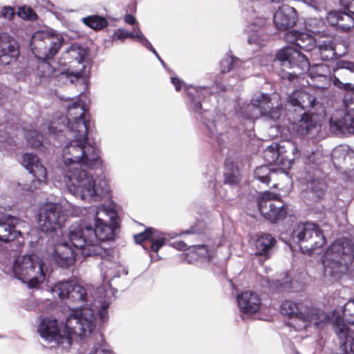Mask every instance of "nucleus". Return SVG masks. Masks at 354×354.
I'll list each match as a JSON object with an SVG mask.
<instances>
[{
	"instance_id": "f3484780",
	"label": "nucleus",
	"mask_w": 354,
	"mask_h": 354,
	"mask_svg": "<svg viewBox=\"0 0 354 354\" xmlns=\"http://www.w3.org/2000/svg\"><path fill=\"white\" fill-rule=\"evenodd\" d=\"M308 308L301 303H296L292 300L283 301L281 306L279 312L281 315L289 319H297L302 321H308L309 315Z\"/></svg>"
},
{
	"instance_id": "9b49d317",
	"label": "nucleus",
	"mask_w": 354,
	"mask_h": 354,
	"mask_svg": "<svg viewBox=\"0 0 354 354\" xmlns=\"http://www.w3.org/2000/svg\"><path fill=\"white\" fill-rule=\"evenodd\" d=\"M22 165L32 174L30 183L19 182V185L26 192H33L41 183H46L47 171L38 157L32 153H26L22 156Z\"/></svg>"
},
{
	"instance_id": "f03ea898",
	"label": "nucleus",
	"mask_w": 354,
	"mask_h": 354,
	"mask_svg": "<svg viewBox=\"0 0 354 354\" xmlns=\"http://www.w3.org/2000/svg\"><path fill=\"white\" fill-rule=\"evenodd\" d=\"M95 319L92 309L77 310L68 316L64 334L61 333L57 320L51 317H44L39 324L37 331L46 341L68 351L73 343L72 335L82 337L86 332L91 333L95 328Z\"/></svg>"
},
{
	"instance_id": "412c9836",
	"label": "nucleus",
	"mask_w": 354,
	"mask_h": 354,
	"mask_svg": "<svg viewBox=\"0 0 354 354\" xmlns=\"http://www.w3.org/2000/svg\"><path fill=\"white\" fill-rule=\"evenodd\" d=\"M276 244L277 240L272 234L263 233L259 235L255 241V255L270 259Z\"/></svg>"
},
{
	"instance_id": "a211bd4d",
	"label": "nucleus",
	"mask_w": 354,
	"mask_h": 354,
	"mask_svg": "<svg viewBox=\"0 0 354 354\" xmlns=\"http://www.w3.org/2000/svg\"><path fill=\"white\" fill-rule=\"evenodd\" d=\"M333 329L338 339L340 340L341 346L347 348L349 344V354H354V332L345 324L343 318L337 317L333 322Z\"/></svg>"
},
{
	"instance_id": "20e7f679",
	"label": "nucleus",
	"mask_w": 354,
	"mask_h": 354,
	"mask_svg": "<svg viewBox=\"0 0 354 354\" xmlns=\"http://www.w3.org/2000/svg\"><path fill=\"white\" fill-rule=\"evenodd\" d=\"M354 261V244L345 237L335 240L324 256L325 277H330L333 280L339 279L346 274Z\"/></svg>"
},
{
	"instance_id": "58836bf2",
	"label": "nucleus",
	"mask_w": 354,
	"mask_h": 354,
	"mask_svg": "<svg viewBox=\"0 0 354 354\" xmlns=\"http://www.w3.org/2000/svg\"><path fill=\"white\" fill-rule=\"evenodd\" d=\"M184 260L188 263H194L201 261V259L194 245L189 246L187 251L183 254Z\"/></svg>"
},
{
	"instance_id": "39448f33",
	"label": "nucleus",
	"mask_w": 354,
	"mask_h": 354,
	"mask_svg": "<svg viewBox=\"0 0 354 354\" xmlns=\"http://www.w3.org/2000/svg\"><path fill=\"white\" fill-rule=\"evenodd\" d=\"M64 41L63 36L53 30L37 31L32 35L30 48L36 58L42 59L37 66V73L40 77H48L53 73V67L47 60L58 53Z\"/></svg>"
},
{
	"instance_id": "423d86ee",
	"label": "nucleus",
	"mask_w": 354,
	"mask_h": 354,
	"mask_svg": "<svg viewBox=\"0 0 354 354\" xmlns=\"http://www.w3.org/2000/svg\"><path fill=\"white\" fill-rule=\"evenodd\" d=\"M276 59L281 66L290 68L297 67L301 71H307L309 76L314 80L318 79L320 83H315V86L325 89L330 84V70L328 66L324 64L310 66L307 57L292 47H285L276 55Z\"/></svg>"
},
{
	"instance_id": "09e8293b",
	"label": "nucleus",
	"mask_w": 354,
	"mask_h": 354,
	"mask_svg": "<svg viewBox=\"0 0 354 354\" xmlns=\"http://www.w3.org/2000/svg\"><path fill=\"white\" fill-rule=\"evenodd\" d=\"M344 9L354 16V0H339Z\"/></svg>"
},
{
	"instance_id": "ddd939ff",
	"label": "nucleus",
	"mask_w": 354,
	"mask_h": 354,
	"mask_svg": "<svg viewBox=\"0 0 354 354\" xmlns=\"http://www.w3.org/2000/svg\"><path fill=\"white\" fill-rule=\"evenodd\" d=\"M332 131L341 133H354V109L337 113L329 120Z\"/></svg>"
},
{
	"instance_id": "dca6fc26",
	"label": "nucleus",
	"mask_w": 354,
	"mask_h": 354,
	"mask_svg": "<svg viewBox=\"0 0 354 354\" xmlns=\"http://www.w3.org/2000/svg\"><path fill=\"white\" fill-rule=\"evenodd\" d=\"M53 257L59 267L68 268L75 263L76 254L71 246L64 241L55 245Z\"/></svg>"
},
{
	"instance_id": "8fccbe9b",
	"label": "nucleus",
	"mask_w": 354,
	"mask_h": 354,
	"mask_svg": "<svg viewBox=\"0 0 354 354\" xmlns=\"http://www.w3.org/2000/svg\"><path fill=\"white\" fill-rule=\"evenodd\" d=\"M337 69H346L354 73V62L341 61L337 63Z\"/></svg>"
},
{
	"instance_id": "6e6d98bb",
	"label": "nucleus",
	"mask_w": 354,
	"mask_h": 354,
	"mask_svg": "<svg viewBox=\"0 0 354 354\" xmlns=\"http://www.w3.org/2000/svg\"><path fill=\"white\" fill-rule=\"evenodd\" d=\"M124 20L127 24L130 25H134L136 23V18L131 14L125 15Z\"/></svg>"
},
{
	"instance_id": "0eeeda50",
	"label": "nucleus",
	"mask_w": 354,
	"mask_h": 354,
	"mask_svg": "<svg viewBox=\"0 0 354 354\" xmlns=\"http://www.w3.org/2000/svg\"><path fill=\"white\" fill-rule=\"evenodd\" d=\"M43 260L37 255L18 257L13 265L14 276L30 288H37L45 279Z\"/></svg>"
},
{
	"instance_id": "bb28decb",
	"label": "nucleus",
	"mask_w": 354,
	"mask_h": 354,
	"mask_svg": "<svg viewBox=\"0 0 354 354\" xmlns=\"http://www.w3.org/2000/svg\"><path fill=\"white\" fill-rule=\"evenodd\" d=\"M86 115H90L86 109V106L83 101L78 98L75 102L68 107L67 120L68 122L77 120L85 118Z\"/></svg>"
},
{
	"instance_id": "cd10ccee",
	"label": "nucleus",
	"mask_w": 354,
	"mask_h": 354,
	"mask_svg": "<svg viewBox=\"0 0 354 354\" xmlns=\"http://www.w3.org/2000/svg\"><path fill=\"white\" fill-rule=\"evenodd\" d=\"M317 123L313 120L311 113L305 112L301 115L296 127L297 133L300 135H308L312 129L316 127Z\"/></svg>"
},
{
	"instance_id": "37998d69",
	"label": "nucleus",
	"mask_w": 354,
	"mask_h": 354,
	"mask_svg": "<svg viewBox=\"0 0 354 354\" xmlns=\"http://www.w3.org/2000/svg\"><path fill=\"white\" fill-rule=\"evenodd\" d=\"M333 82L334 86L344 91L354 90V86L351 83H342L335 75L330 77V82Z\"/></svg>"
},
{
	"instance_id": "7c9ffc66",
	"label": "nucleus",
	"mask_w": 354,
	"mask_h": 354,
	"mask_svg": "<svg viewBox=\"0 0 354 354\" xmlns=\"http://www.w3.org/2000/svg\"><path fill=\"white\" fill-rule=\"evenodd\" d=\"M82 21L86 26L97 31L106 28L109 25V21L106 17L97 15L84 17Z\"/></svg>"
},
{
	"instance_id": "4c0bfd02",
	"label": "nucleus",
	"mask_w": 354,
	"mask_h": 354,
	"mask_svg": "<svg viewBox=\"0 0 354 354\" xmlns=\"http://www.w3.org/2000/svg\"><path fill=\"white\" fill-rule=\"evenodd\" d=\"M166 239L163 236L156 239L155 234L152 236L149 241V247L142 245L145 250H149L151 252L157 253L160 248L165 245Z\"/></svg>"
},
{
	"instance_id": "473e14b6",
	"label": "nucleus",
	"mask_w": 354,
	"mask_h": 354,
	"mask_svg": "<svg viewBox=\"0 0 354 354\" xmlns=\"http://www.w3.org/2000/svg\"><path fill=\"white\" fill-rule=\"evenodd\" d=\"M223 183L230 186H236L240 184L241 177L239 169L233 165H227L223 174Z\"/></svg>"
},
{
	"instance_id": "79ce46f5",
	"label": "nucleus",
	"mask_w": 354,
	"mask_h": 354,
	"mask_svg": "<svg viewBox=\"0 0 354 354\" xmlns=\"http://www.w3.org/2000/svg\"><path fill=\"white\" fill-rule=\"evenodd\" d=\"M17 15L23 19H31L36 16L35 12L30 7L21 6L18 8Z\"/></svg>"
},
{
	"instance_id": "ea45409f",
	"label": "nucleus",
	"mask_w": 354,
	"mask_h": 354,
	"mask_svg": "<svg viewBox=\"0 0 354 354\" xmlns=\"http://www.w3.org/2000/svg\"><path fill=\"white\" fill-rule=\"evenodd\" d=\"M67 52L72 57H74L78 63H82L84 59L85 52L84 49L79 46L72 45L69 47Z\"/></svg>"
},
{
	"instance_id": "a18cd8bd",
	"label": "nucleus",
	"mask_w": 354,
	"mask_h": 354,
	"mask_svg": "<svg viewBox=\"0 0 354 354\" xmlns=\"http://www.w3.org/2000/svg\"><path fill=\"white\" fill-rule=\"evenodd\" d=\"M221 72L223 73L229 72L234 67V59L232 57H227L221 62Z\"/></svg>"
},
{
	"instance_id": "72a5a7b5",
	"label": "nucleus",
	"mask_w": 354,
	"mask_h": 354,
	"mask_svg": "<svg viewBox=\"0 0 354 354\" xmlns=\"http://www.w3.org/2000/svg\"><path fill=\"white\" fill-rule=\"evenodd\" d=\"M274 173L276 171L270 169L268 166L261 165L255 169L254 176L261 183L268 185L271 180V175Z\"/></svg>"
},
{
	"instance_id": "9d476101",
	"label": "nucleus",
	"mask_w": 354,
	"mask_h": 354,
	"mask_svg": "<svg viewBox=\"0 0 354 354\" xmlns=\"http://www.w3.org/2000/svg\"><path fill=\"white\" fill-rule=\"evenodd\" d=\"M52 290L61 299H67L72 308H82L87 304V290L84 287L74 281L59 282L55 285Z\"/></svg>"
},
{
	"instance_id": "aec40b11",
	"label": "nucleus",
	"mask_w": 354,
	"mask_h": 354,
	"mask_svg": "<svg viewBox=\"0 0 354 354\" xmlns=\"http://www.w3.org/2000/svg\"><path fill=\"white\" fill-rule=\"evenodd\" d=\"M327 21L344 32L354 27V16L348 11H331L328 14Z\"/></svg>"
},
{
	"instance_id": "c03bdc74",
	"label": "nucleus",
	"mask_w": 354,
	"mask_h": 354,
	"mask_svg": "<svg viewBox=\"0 0 354 354\" xmlns=\"http://www.w3.org/2000/svg\"><path fill=\"white\" fill-rule=\"evenodd\" d=\"M131 37H133V32H129L122 29H118L113 35L115 39L124 40Z\"/></svg>"
},
{
	"instance_id": "5fc2aeb1",
	"label": "nucleus",
	"mask_w": 354,
	"mask_h": 354,
	"mask_svg": "<svg viewBox=\"0 0 354 354\" xmlns=\"http://www.w3.org/2000/svg\"><path fill=\"white\" fill-rule=\"evenodd\" d=\"M140 42H141L145 46L151 50L158 57H159L156 50L153 48L151 44L147 40V39L145 37L144 39H142Z\"/></svg>"
},
{
	"instance_id": "de8ad7c7",
	"label": "nucleus",
	"mask_w": 354,
	"mask_h": 354,
	"mask_svg": "<svg viewBox=\"0 0 354 354\" xmlns=\"http://www.w3.org/2000/svg\"><path fill=\"white\" fill-rule=\"evenodd\" d=\"M33 134L35 135V137L36 138L34 140V139H31V138H28V142L34 147H37L40 145H41L42 144V141H41V138H42V136L40 134V133H36L35 131H31L30 133V136H32Z\"/></svg>"
},
{
	"instance_id": "c756f323",
	"label": "nucleus",
	"mask_w": 354,
	"mask_h": 354,
	"mask_svg": "<svg viewBox=\"0 0 354 354\" xmlns=\"http://www.w3.org/2000/svg\"><path fill=\"white\" fill-rule=\"evenodd\" d=\"M309 194H311L314 201L322 199L326 191V185L323 180L317 179L311 180L308 185Z\"/></svg>"
},
{
	"instance_id": "4be33fe9",
	"label": "nucleus",
	"mask_w": 354,
	"mask_h": 354,
	"mask_svg": "<svg viewBox=\"0 0 354 354\" xmlns=\"http://www.w3.org/2000/svg\"><path fill=\"white\" fill-rule=\"evenodd\" d=\"M274 23L279 30H287L292 28L297 23V17L295 9L287 8L286 10L279 9L276 11L274 15Z\"/></svg>"
},
{
	"instance_id": "603ef678",
	"label": "nucleus",
	"mask_w": 354,
	"mask_h": 354,
	"mask_svg": "<svg viewBox=\"0 0 354 354\" xmlns=\"http://www.w3.org/2000/svg\"><path fill=\"white\" fill-rule=\"evenodd\" d=\"M173 246L178 250H183L185 252L187 251V249L189 248L187 245L182 241H174L173 243Z\"/></svg>"
},
{
	"instance_id": "6e6552de",
	"label": "nucleus",
	"mask_w": 354,
	"mask_h": 354,
	"mask_svg": "<svg viewBox=\"0 0 354 354\" xmlns=\"http://www.w3.org/2000/svg\"><path fill=\"white\" fill-rule=\"evenodd\" d=\"M291 236L304 253H310L326 243L323 231L319 225L309 222L295 225Z\"/></svg>"
},
{
	"instance_id": "6ab92c4d",
	"label": "nucleus",
	"mask_w": 354,
	"mask_h": 354,
	"mask_svg": "<svg viewBox=\"0 0 354 354\" xmlns=\"http://www.w3.org/2000/svg\"><path fill=\"white\" fill-rule=\"evenodd\" d=\"M316 97L304 90H297L291 93L288 98V102L301 110L309 109L315 105Z\"/></svg>"
},
{
	"instance_id": "bf43d9fd",
	"label": "nucleus",
	"mask_w": 354,
	"mask_h": 354,
	"mask_svg": "<svg viewBox=\"0 0 354 354\" xmlns=\"http://www.w3.org/2000/svg\"><path fill=\"white\" fill-rule=\"evenodd\" d=\"M248 42H249V44H250L254 43V41H253V39H252V37H250L248 38Z\"/></svg>"
},
{
	"instance_id": "c9c22d12",
	"label": "nucleus",
	"mask_w": 354,
	"mask_h": 354,
	"mask_svg": "<svg viewBox=\"0 0 354 354\" xmlns=\"http://www.w3.org/2000/svg\"><path fill=\"white\" fill-rule=\"evenodd\" d=\"M156 230L153 227H148L144 232L134 234L133 239L137 244H142L146 241H150L152 236L156 232Z\"/></svg>"
},
{
	"instance_id": "49530a36",
	"label": "nucleus",
	"mask_w": 354,
	"mask_h": 354,
	"mask_svg": "<svg viewBox=\"0 0 354 354\" xmlns=\"http://www.w3.org/2000/svg\"><path fill=\"white\" fill-rule=\"evenodd\" d=\"M1 12V17L11 20L15 15V9L12 6H5L3 8Z\"/></svg>"
},
{
	"instance_id": "e433bc0d",
	"label": "nucleus",
	"mask_w": 354,
	"mask_h": 354,
	"mask_svg": "<svg viewBox=\"0 0 354 354\" xmlns=\"http://www.w3.org/2000/svg\"><path fill=\"white\" fill-rule=\"evenodd\" d=\"M195 249L201 259V261L209 262L213 257L212 250L209 249V246L205 244L194 245Z\"/></svg>"
},
{
	"instance_id": "2f4dec72",
	"label": "nucleus",
	"mask_w": 354,
	"mask_h": 354,
	"mask_svg": "<svg viewBox=\"0 0 354 354\" xmlns=\"http://www.w3.org/2000/svg\"><path fill=\"white\" fill-rule=\"evenodd\" d=\"M315 49L317 50V53L319 54L322 60L328 61L336 57L335 46L332 41H323Z\"/></svg>"
},
{
	"instance_id": "c85d7f7f",
	"label": "nucleus",
	"mask_w": 354,
	"mask_h": 354,
	"mask_svg": "<svg viewBox=\"0 0 354 354\" xmlns=\"http://www.w3.org/2000/svg\"><path fill=\"white\" fill-rule=\"evenodd\" d=\"M186 94L190 103L194 104V112H200L202 109L201 98L203 96V89H198L194 87H187L185 86Z\"/></svg>"
},
{
	"instance_id": "4468645a",
	"label": "nucleus",
	"mask_w": 354,
	"mask_h": 354,
	"mask_svg": "<svg viewBox=\"0 0 354 354\" xmlns=\"http://www.w3.org/2000/svg\"><path fill=\"white\" fill-rule=\"evenodd\" d=\"M252 105L259 109L261 115L274 120L281 117L283 109L279 100L273 102V100L266 94H261L259 100H253Z\"/></svg>"
},
{
	"instance_id": "f257e3e1",
	"label": "nucleus",
	"mask_w": 354,
	"mask_h": 354,
	"mask_svg": "<svg viewBox=\"0 0 354 354\" xmlns=\"http://www.w3.org/2000/svg\"><path fill=\"white\" fill-rule=\"evenodd\" d=\"M63 160L67 167L65 177L68 178L69 190L80 195L82 199L96 196L97 192L93 176L78 167L79 165L91 169L102 167L103 161L95 144L74 138L64 148Z\"/></svg>"
},
{
	"instance_id": "3c124183",
	"label": "nucleus",
	"mask_w": 354,
	"mask_h": 354,
	"mask_svg": "<svg viewBox=\"0 0 354 354\" xmlns=\"http://www.w3.org/2000/svg\"><path fill=\"white\" fill-rule=\"evenodd\" d=\"M171 82L174 85L176 91L178 92L181 91L183 86H185L183 81L176 77H171Z\"/></svg>"
},
{
	"instance_id": "864d4df0",
	"label": "nucleus",
	"mask_w": 354,
	"mask_h": 354,
	"mask_svg": "<svg viewBox=\"0 0 354 354\" xmlns=\"http://www.w3.org/2000/svg\"><path fill=\"white\" fill-rule=\"evenodd\" d=\"M343 315L349 324L354 325V316L353 314H349L348 310L346 308L343 311Z\"/></svg>"
},
{
	"instance_id": "2eb2a0df",
	"label": "nucleus",
	"mask_w": 354,
	"mask_h": 354,
	"mask_svg": "<svg viewBox=\"0 0 354 354\" xmlns=\"http://www.w3.org/2000/svg\"><path fill=\"white\" fill-rule=\"evenodd\" d=\"M237 303L243 313L252 315L260 310L261 299L257 292L246 290L238 295Z\"/></svg>"
},
{
	"instance_id": "5701e85b",
	"label": "nucleus",
	"mask_w": 354,
	"mask_h": 354,
	"mask_svg": "<svg viewBox=\"0 0 354 354\" xmlns=\"http://www.w3.org/2000/svg\"><path fill=\"white\" fill-rule=\"evenodd\" d=\"M290 37L294 38V40L290 41L294 46L289 47L294 48L299 52L300 50L310 51L316 47L314 37L309 34L294 30L287 34V39Z\"/></svg>"
},
{
	"instance_id": "f8f14e48",
	"label": "nucleus",
	"mask_w": 354,
	"mask_h": 354,
	"mask_svg": "<svg viewBox=\"0 0 354 354\" xmlns=\"http://www.w3.org/2000/svg\"><path fill=\"white\" fill-rule=\"evenodd\" d=\"M64 221V216L61 212V205L57 203L46 204L39 213L41 230L46 233L55 232L57 229L62 227Z\"/></svg>"
},
{
	"instance_id": "4d7b16f0",
	"label": "nucleus",
	"mask_w": 354,
	"mask_h": 354,
	"mask_svg": "<svg viewBox=\"0 0 354 354\" xmlns=\"http://www.w3.org/2000/svg\"><path fill=\"white\" fill-rule=\"evenodd\" d=\"M136 38L139 41H140L142 39H145V35L142 33L140 30L138 28L137 30H135V32H133V37Z\"/></svg>"
},
{
	"instance_id": "a19ab883",
	"label": "nucleus",
	"mask_w": 354,
	"mask_h": 354,
	"mask_svg": "<svg viewBox=\"0 0 354 354\" xmlns=\"http://www.w3.org/2000/svg\"><path fill=\"white\" fill-rule=\"evenodd\" d=\"M353 169H354V153L348 151L340 171L347 172Z\"/></svg>"
},
{
	"instance_id": "13d9d810",
	"label": "nucleus",
	"mask_w": 354,
	"mask_h": 354,
	"mask_svg": "<svg viewBox=\"0 0 354 354\" xmlns=\"http://www.w3.org/2000/svg\"><path fill=\"white\" fill-rule=\"evenodd\" d=\"M195 230L193 229V228H191L190 230L186 231V233L187 234H192V233H195Z\"/></svg>"
},
{
	"instance_id": "a878e982",
	"label": "nucleus",
	"mask_w": 354,
	"mask_h": 354,
	"mask_svg": "<svg viewBox=\"0 0 354 354\" xmlns=\"http://www.w3.org/2000/svg\"><path fill=\"white\" fill-rule=\"evenodd\" d=\"M278 153L281 156V160L288 162L289 165L301 156V153L295 143L290 141L286 142V145L279 146Z\"/></svg>"
},
{
	"instance_id": "7ed1b4c3",
	"label": "nucleus",
	"mask_w": 354,
	"mask_h": 354,
	"mask_svg": "<svg viewBox=\"0 0 354 354\" xmlns=\"http://www.w3.org/2000/svg\"><path fill=\"white\" fill-rule=\"evenodd\" d=\"M97 214L98 212L96 213L95 228L81 225H73L68 236L73 246L81 250L83 257L105 259L111 256V250L102 247L97 241L113 240L115 227L104 223L97 217Z\"/></svg>"
},
{
	"instance_id": "1a4fd4ad",
	"label": "nucleus",
	"mask_w": 354,
	"mask_h": 354,
	"mask_svg": "<svg viewBox=\"0 0 354 354\" xmlns=\"http://www.w3.org/2000/svg\"><path fill=\"white\" fill-rule=\"evenodd\" d=\"M258 209L261 215L272 223L283 220L287 215V207L279 195L269 191L258 197Z\"/></svg>"
},
{
	"instance_id": "393cba45",
	"label": "nucleus",
	"mask_w": 354,
	"mask_h": 354,
	"mask_svg": "<svg viewBox=\"0 0 354 354\" xmlns=\"http://www.w3.org/2000/svg\"><path fill=\"white\" fill-rule=\"evenodd\" d=\"M20 232L15 229L13 218H8L0 221V241L10 242L17 238Z\"/></svg>"
},
{
	"instance_id": "f704fd0d",
	"label": "nucleus",
	"mask_w": 354,
	"mask_h": 354,
	"mask_svg": "<svg viewBox=\"0 0 354 354\" xmlns=\"http://www.w3.org/2000/svg\"><path fill=\"white\" fill-rule=\"evenodd\" d=\"M348 151L342 147L334 149L331 153L332 162L338 171H341L342 165L345 160Z\"/></svg>"
},
{
	"instance_id": "b1692460",
	"label": "nucleus",
	"mask_w": 354,
	"mask_h": 354,
	"mask_svg": "<svg viewBox=\"0 0 354 354\" xmlns=\"http://www.w3.org/2000/svg\"><path fill=\"white\" fill-rule=\"evenodd\" d=\"M90 124V115H86L85 118L68 122V127L74 138L88 140V134Z\"/></svg>"
}]
</instances>
